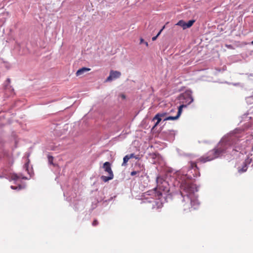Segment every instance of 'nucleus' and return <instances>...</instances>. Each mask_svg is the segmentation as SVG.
Here are the masks:
<instances>
[{
	"label": "nucleus",
	"mask_w": 253,
	"mask_h": 253,
	"mask_svg": "<svg viewBox=\"0 0 253 253\" xmlns=\"http://www.w3.org/2000/svg\"><path fill=\"white\" fill-rule=\"evenodd\" d=\"M176 25L182 27L183 29H187L186 22L182 20L179 21Z\"/></svg>",
	"instance_id": "obj_12"
},
{
	"label": "nucleus",
	"mask_w": 253,
	"mask_h": 253,
	"mask_svg": "<svg viewBox=\"0 0 253 253\" xmlns=\"http://www.w3.org/2000/svg\"><path fill=\"white\" fill-rule=\"evenodd\" d=\"M90 70V68L87 67H83L81 69H79L76 72V74L77 76H80L83 75L84 73L89 71Z\"/></svg>",
	"instance_id": "obj_8"
},
{
	"label": "nucleus",
	"mask_w": 253,
	"mask_h": 253,
	"mask_svg": "<svg viewBox=\"0 0 253 253\" xmlns=\"http://www.w3.org/2000/svg\"><path fill=\"white\" fill-rule=\"evenodd\" d=\"M98 224V222L96 219H94L92 222V225L93 226H96Z\"/></svg>",
	"instance_id": "obj_23"
},
{
	"label": "nucleus",
	"mask_w": 253,
	"mask_h": 253,
	"mask_svg": "<svg viewBox=\"0 0 253 253\" xmlns=\"http://www.w3.org/2000/svg\"><path fill=\"white\" fill-rule=\"evenodd\" d=\"M129 160V158L128 157V156L127 155H126L123 158V162L122 164V166H125Z\"/></svg>",
	"instance_id": "obj_16"
},
{
	"label": "nucleus",
	"mask_w": 253,
	"mask_h": 253,
	"mask_svg": "<svg viewBox=\"0 0 253 253\" xmlns=\"http://www.w3.org/2000/svg\"><path fill=\"white\" fill-rule=\"evenodd\" d=\"M252 155H253V153L251 154Z\"/></svg>",
	"instance_id": "obj_41"
},
{
	"label": "nucleus",
	"mask_w": 253,
	"mask_h": 253,
	"mask_svg": "<svg viewBox=\"0 0 253 253\" xmlns=\"http://www.w3.org/2000/svg\"><path fill=\"white\" fill-rule=\"evenodd\" d=\"M179 118V117H178L177 115H176L175 116H170L168 115V117L164 119V121L168 120H177Z\"/></svg>",
	"instance_id": "obj_14"
},
{
	"label": "nucleus",
	"mask_w": 253,
	"mask_h": 253,
	"mask_svg": "<svg viewBox=\"0 0 253 253\" xmlns=\"http://www.w3.org/2000/svg\"><path fill=\"white\" fill-rule=\"evenodd\" d=\"M164 28H165V26H164L163 27V28L159 31V32L158 33V34L156 36H157L158 37L161 34V32H162V31L164 30Z\"/></svg>",
	"instance_id": "obj_24"
},
{
	"label": "nucleus",
	"mask_w": 253,
	"mask_h": 253,
	"mask_svg": "<svg viewBox=\"0 0 253 253\" xmlns=\"http://www.w3.org/2000/svg\"><path fill=\"white\" fill-rule=\"evenodd\" d=\"M161 135L166 140L172 142L175 139V133L173 130H167L162 131Z\"/></svg>",
	"instance_id": "obj_4"
},
{
	"label": "nucleus",
	"mask_w": 253,
	"mask_h": 253,
	"mask_svg": "<svg viewBox=\"0 0 253 253\" xmlns=\"http://www.w3.org/2000/svg\"><path fill=\"white\" fill-rule=\"evenodd\" d=\"M252 44L253 45V41L252 42Z\"/></svg>",
	"instance_id": "obj_37"
},
{
	"label": "nucleus",
	"mask_w": 253,
	"mask_h": 253,
	"mask_svg": "<svg viewBox=\"0 0 253 253\" xmlns=\"http://www.w3.org/2000/svg\"><path fill=\"white\" fill-rule=\"evenodd\" d=\"M191 93L192 92L190 91V93L187 94V97H186V101H185L186 103H187V105L190 104L194 101V99L191 95Z\"/></svg>",
	"instance_id": "obj_10"
},
{
	"label": "nucleus",
	"mask_w": 253,
	"mask_h": 253,
	"mask_svg": "<svg viewBox=\"0 0 253 253\" xmlns=\"http://www.w3.org/2000/svg\"><path fill=\"white\" fill-rule=\"evenodd\" d=\"M253 161L252 158H247L245 162L243 163V164L242 167L238 168V172L240 173L246 172L248 169V166Z\"/></svg>",
	"instance_id": "obj_6"
},
{
	"label": "nucleus",
	"mask_w": 253,
	"mask_h": 253,
	"mask_svg": "<svg viewBox=\"0 0 253 253\" xmlns=\"http://www.w3.org/2000/svg\"><path fill=\"white\" fill-rule=\"evenodd\" d=\"M195 21L194 20H190L188 21V22H186L187 29L191 27L193 25Z\"/></svg>",
	"instance_id": "obj_17"
},
{
	"label": "nucleus",
	"mask_w": 253,
	"mask_h": 253,
	"mask_svg": "<svg viewBox=\"0 0 253 253\" xmlns=\"http://www.w3.org/2000/svg\"><path fill=\"white\" fill-rule=\"evenodd\" d=\"M3 177H4V175H0V178H3Z\"/></svg>",
	"instance_id": "obj_32"
},
{
	"label": "nucleus",
	"mask_w": 253,
	"mask_h": 253,
	"mask_svg": "<svg viewBox=\"0 0 253 253\" xmlns=\"http://www.w3.org/2000/svg\"><path fill=\"white\" fill-rule=\"evenodd\" d=\"M175 111V109H172L170 110V111H169V114L170 113H173V112H174Z\"/></svg>",
	"instance_id": "obj_28"
},
{
	"label": "nucleus",
	"mask_w": 253,
	"mask_h": 253,
	"mask_svg": "<svg viewBox=\"0 0 253 253\" xmlns=\"http://www.w3.org/2000/svg\"><path fill=\"white\" fill-rule=\"evenodd\" d=\"M127 155L128 156L129 159L131 158H135V159H138L139 158L138 156H135L133 153H131Z\"/></svg>",
	"instance_id": "obj_20"
},
{
	"label": "nucleus",
	"mask_w": 253,
	"mask_h": 253,
	"mask_svg": "<svg viewBox=\"0 0 253 253\" xmlns=\"http://www.w3.org/2000/svg\"><path fill=\"white\" fill-rule=\"evenodd\" d=\"M8 83L10 82V80L9 79H7V80H6Z\"/></svg>",
	"instance_id": "obj_34"
},
{
	"label": "nucleus",
	"mask_w": 253,
	"mask_h": 253,
	"mask_svg": "<svg viewBox=\"0 0 253 253\" xmlns=\"http://www.w3.org/2000/svg\"><path fill=\"white\" fill-rule=\"evenodd\" d=\"M113 199V197H111L110 199H109L108 200H105V202H110L111 200H112V199Z\"/></svg>",
	"instance_id": "obj_29"
},
{
	"label": "nucleus",
	"mask_w": 253,
	"mask_h": 253,
	"mask_svg": "<svg viewBox=\"0 0 253 253\" xmlns=\"http://www.w3.org/2000/svg\"><path fill=\"white\" fill-rule=\"evenodd\" d=\"M143 42H144V40L143 39H140V43H142Z\"/></svg>",
	"instance_id": "obj_30"
},
{
	"label": "nucleus",
	"mask_w": 253,
	"mask_h": 253,
	"mask_svg": "<svg viewBox=\"0 0 253 253\" xmlns=\"http://www.w3.org/2000/svg\"><path fill=\"white\" fill-rule=\"evenodd\" d=\"M200 175L199 170L195 162H189L187 165L178 171L175 175L164 179L161 176L156 178L157 187L152 191L147 192L148 195L154 196L152 200L148 201L152 203V209H160L165 202L171 199L169 194L171 187H179L180 193L177 194L178 198L181 200L183 211H191L197 209L199 205L198 195V188L190 181Z\"/></svg>",
	"instance_id": "obj_1"
},
{
	"label": "nucleus",
	"mask_w": 253,
	"mask_h": 253,
	"mask_svg": "<svg viewBox=\"0 0 253 253\" xmlns=\"http://www.w3.org/2000/svg\"><path fill=\"white\" fill-rule=\"evenodd\" d=\"M159 124V123H158L157 122H156L154 125L152 127V129H154Z\"/></svg>",
	"instance_id": "obj_25"
},
{
	"label": "nucleus",
	"mask_w": 253,
	"mask_h": 253,
	"mask_svg": "<svg viewBox=\"0 0 253 253\" xmlns=\"http://www.w3.org/2000/svg\"><path fill=\"white\" fill-rule=\"evenodd\" d=\"M145 44H146V46H148V42H144Z\"/></svg>",
	"instance_id": "obj_33"
},
{
	"label": "nucleus",
	"mask_w": 253,
	"mask_h": 253,
	"mask_svg": "<svg viewBox=\"0 0 253 253\" xmlns=\"http://www.w3.org/2000/svg\"><path fill=\"white\" fill-rule=\"evenodd\" d=\"M157 114L159 115L160 117L163 118V121H164V119L168 117V115L169 114V113L163 111L157 113Z\"/></svg>",
	"instance_id": "obj_13"
},
{
	"label": "nucleus",
	"mask_w": 253,
	"mask_h": 253,
	"mask_svg": "<svg viewBox=\"0 0 253 253\" xmlns=\"http://www.w3.org/2000/svg\"><path fill=\"white\" fill-rule=\"evenodd\" d=\"M123 98H125V96H124V95H123Z\"/></svg>",
	"instance_id": "obj_38"
},
{
	"label": "nucleus",
	"mask_w": 253,
	"mask_h": 253,
	"mask_svg": "<svg viewBox=\"0 0 253 253\" xmlns=\"http://www.w3.org/2000/svg\"><path fill=\"white\" fill-rule=\"evenodd\" d=\"M152 156H153V158H154V157L156 156V154L155 153H153Z\"/></svg>",
	"instance_id": "obj_31"
},
{
	"label": "nucleus",
	"mask_w": 253,
	"mask_h": 253,
	"mask_svg": "<svg viewBox=\"0 0 253 253\" xmlns=\"http://www.w3.org/2000/svg\"><path fill=\"white\" fill-rule=\"evenodd\" d=\"M187 105L182 104L178 107V111H177V114H176V115L178 117H179L180 116L182 111L183 108H186L187 107Z\"/></svg>",
	"instance_id": "obj_11"
},
{
	"label": "nucleus",
	"mask_w": 253,
	"mask_h": 253,
	"mask_svg": "<svg viewBox=\"0 0 253 253\" xmlns=\"http://www.w3.org/2000/svg\"><path fill=\"white\" fill-rule=\"evenodd\" d=\"M226 46L228 48H232V45H226Z\"/></svg>",
	"instance_id": "obj_27"
},
{
	"label": "nucleus",
	"mask_w": 253,
	"mask_h": 253,
	"mask_svg": "<svg viewBox=\"0 0 253 253\" xmlns=\"http://www.w3.org/2000/svg\"><path fill=\"white\" fill-rule=\"evenodd\" d=\"M103 168L106 172L108 173V174H114L111 169V165L110 162H105L103 165Z\"/></svg>",
	"instance_id": "obj_7"
},
{
	"label": "nucleus",
	"mask_w": 253,
	"mask_h": 253,
	"mask_svg": "<svg viewBox=\"0 0 253 253\" xmlns=\"http://www.w3.org/2000/svg\"><path fill=\"white\" fill-rule=\"evenodd\" d=\"M10 188L13 190H21L22 189V187L21 185H19L17 186H15L12 185L10 186Z\"/></svg>",
	"instance_id": "obj_19"
},
{
	"label": "nucleus",
	"mask_w": 253,
	"mask_h": 253,
	"mask_svg": "<svg viewBox=\"0 0 253 253\" xmlns=\"http://www.w3.org/2000/svg\"><path fill=\"white\" fill-rule=\"evenodd\" d=\"M252 167H253V164L252 165Z\"/></svg>",
	"instance_id": "obj_40"
},
{
	"label": "nucleus",
	"mask_w": 253,
	"mask_h": 253,
	"mask_svg": "<svg viewBox=\"0 0 253 253\" xmlns=\"http://www.w3.org/2000/svg\"><path fill=\"white\" fill-rule=\"evenodd\" d=\"M47 158H48V163L50 165H54V164L53 163V157L52 156L48 155L47 156Z\"/></svg>",
	"instance_id": "obj_18"
},
{
	"label": "nucleus",
	"mask_w": 253,
	"mask_h": 253,
	"mask_svg": "<svg viewBox=\"0 0 253 253\" xmlns=\"http://www.w3.org/2000/svg\"><path fill=\"white\" fill-rule=\"evenodd\" d=\"M109 175L108 176L102 175L101 176V179L104 182H106L108 181L112 180L114 178V174H108Z\"/></svg>",
	"instance_id": "obj_9"
},
{
	"label": "nucleus",
	"mask_w": 253,
	"mask_h": 253,
	"mask_svg": "<svg viewBox=\"0 0 253 253\" xmlns=\"http://www.w3.org/2000/svg\"><path fill=\"white\" fill-rule=\"evenodd\" d=\"M158 38V36H156L155 37H153L152 38V40L153 41H155Z\"/></svg>",
	"instance_id": "obj_26"
},
{
	"label": "nucleus",
	"mask_w": 253,
	"mask_h": 253,
	"mask_svg": "<svg viewBox=\"0 0 253 253\" xmlns=\"http://www.w3.org/2000/svg\"><path fill=\"white\" fill-rule=\"evenodd\" d=\"M69 201H72V197L70 198V199H69Z\"/></svg>",
	"instance_id": "obj_36"
},
{
	"label": "nucleus",
	"mask_w": 253,
	"mask_h": 253,
	"mask_svg": "<svg viewBox=\"0 0 253 253\" xmlns=\"http://www.w3.org/2000/svg\"><path fill=\"white\" fill-rule=\"evenodd\" d=\"M97 203H98V202L95 201H94V203L93 202H92V205L91 206V210H92L94 209L97 207Z\"/></svg>",
	"instance_id": "obj_21"
},
{
	"label": "nucleus",
	"mask_w": 253,
	"mask_h": 253,
	"mask_svg": "<svg viewBox=\"0 0 253 253\" xmlns=\"http://www.w3.org/2000/svg\"><path fill=\"white\" fill-rule=\"evenodd\" d=\"M237 130L224 136L217 144L216 148L210 151L206 156L201 158L200 161L203 163H206L222 156L225 153H230V150L232 152H238L240 150L239 139L240 135L237 133Z\"/></svg>",
	"instance_id": "obj_2"
},
{
	"label": "nucleus",
	"mask_w": 253,
	"mask_h": 253,
	"mask_svg": "<svg viewBox=\"0 0 253 253\" xmlns=\"http://www.w3.org/2000/svg\"><path fill=\"white\" fill-rule=\"evenodd\" d=\"M29 163L30 160L27 159V162L24 165V169H25V170L27 171V173L30 175L29 177L23 176V175L21 173L18 174L14 173L11 175V180H14V181H17L20 179H29L31 177L32 174H33V172L32 170V168H31V169L29 168Z\"/></svg>",
	"instance_id": "obj_3"
},
{
	"label": "nucleus",
	"mask_w": 253,
	"mask_h": 253,
	"mask_svg": "<svg viewBox=\"0 0 253 253\" xmlns=\"http://www.w3.org/2000/svg\"><path fill=\"white\" fill-rule=\"evenodd\" d=\"M67 194V193H64V196H66V195Z\"/></svg>",
	"instance_id": "obj_35"
},
{
	"label": "nucleus",
	"mask_w": 253,
	"mask_h": 253,
	"mask_svg": "<svg viewBox=\"0 0 253 253\" xmlns=\"http://www.w3.org/2000/svg\"><path fill=\"white\" fill-rule=\"evenodd\" d=\"M155 120H157V122L160 123L162 121H163V118L160 117L159 115L157 114L153 118L152 121H154Z\"/></svg>",
	"instance_id": "obj_15"
},
{
	"label": "nucleus",
	"mask_w": 253,
	"mask_h": 253,
	"mask_svg": "<svg viewBox=\"0 0 253 253\" xmlns=\"http://www.w3.org/2000/svg\"><path fill=\"white\" fill-rule=\"evenodd\" d=\"M139 173V171H138V170H134V171H132L131 172L130 175L131 176H134V175H136L137 174H138Z\"/></svg>",
	"instance_id": "obj_22"
},
{
	"label": "nucleus",
	"mask_w": 253,
	"mask_h": 253,
	"mask_svg": "<svg viewBox=\"0 0 253 253\" xmlns=\"http://www.w3.org/2000/svg\"><path fill=\"white\" fill-rule=\"evenodd\" d=\"M121 75V74L120 72L111 70L110 72L109 76L106 79V82H111L114 80L119 78Z\"/></svg>",
	"instance_id": "obj_5"
},
{
	"label": "nucleus",
	"mask_w": 253,
	"mask_h": 253,
	"mask_svg": "<svg viewBox=\"0 0 253 253\" xmlns=\"http://www.w3.org/2000/svg\"><path fill=\"white\" fill-rule=\"evenodd\" d=\"M252 150H253V147H252Z\"/></svg>",
	"instance_id": "obj_39"
}]
</instances>
